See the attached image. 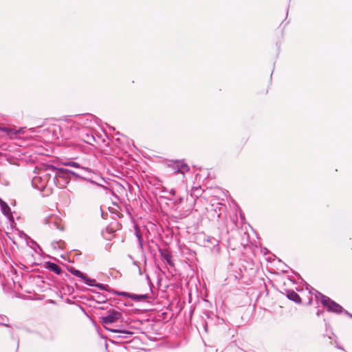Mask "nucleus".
Instances as JSON below:
<instances>
[{"instance_id": "obj_1", "label": "nucleus", "mask_w": 352, "mask_h": 352, "mask_svg": "<svg viewBox=\"0 0 352 352\" xmlns=\"http://www.w3.org/2000/svg\"><path fill=\"white\" fill-rule=\"evenodd\" d=\"M49 170L54 172V175L52 178V182L58 188H63L69 183L68 174L76 175L73 171L67 169H56L54 166H51Z\"/></svg>"}, {"instance_id": "obj_2", "label": "nucleus", "mask_w": 352, "mask_h": 352, "mask_svg": "<svg viewBox=\"0 0 352 352\" xmlns=\"http://www.w3.org/2000/svg\"><path fill=\"white\" fill-rule=\"evenodd\" d=\"M80 124L74 121H67L61 124L60 131H63L65 138L69 137H80L79 125Z\"/></svg>"}, {"instance_id": "obj_3", "label": "nucleus", "mask_w": 352, "mask_h": 352, "mask_svg": "<svg viewBox=\"0 0 352 352\" xmlns=\"http://www.w3.org/2000/svg\"><path fill=\"white\" fill-rule=\"evenodd\" d=\"M317 294L316 297L317 298H320L322 305L327 308L329 311L334 312L336 314H340L343 312V307L336 302L335 301L330 299L329 297L322 294L320 292H316Z\"/></svg>"}, {"instance_id": "obj_4", "label": "nucleus", "mask_w": 352, "mask_h": 352, "mask_svg": "<svg viewBox=\"0 0 352 352\" xmlns=\"http://www.w3.org/2000/svg\"><path fill=\"white\" fill-rule=\"evenodd\" d=\"M122 318V313L118 310H110L108 314L102 318V322L104 324L116 322Z\"/></svg>"}, {"instance_id": "obj_5", "label": "nucleus", "mask_w": 352, "mask_h": 352, "mask_svg": "<svg viewBox=\"0 0 352 352\" xmlns=\"http://www.w3.org/2000/svg\"><path fill=\"white\" fill-rule=\"evenodd\" d=\"M45 223L49 224L51 228L62 230V227L58 221L56 220V217L54 216L49 217L45 219Z\"/></svg>"}, {"instance_id": "obj_6", "label": "nucleus", "mask_w": 352, "mask_h": 352, "mask_svg": "<svg viewBox=\"0 0 352 352\" xmlns=\"http://www.w3.org/2000/svg\"><path fill=\"white\" fill-rule=\"evenodd\" d=\"M117 294L119 296H129V298H131V299L135 300H144L148 298L147 295L132 294H129L126 292H117Z\"/></svg>"}, {"instance_id": "obj_7", "label": "nucleus", "mask_w": 352, "mask_h": 352, "mask_svg": "<svg viewBox=\"0 0 352 352\" xmlns=\"http://www.w3.org/2000/svg\"><path fill=\"white\" fill-rule=\"evenodd\" d=\"M174 170L176 173L184 174L189 170V167L187 164L183 163H176L174 164Z\"/></svg>"}, {"instance_id": "obj_8", "label": "nucleus", "mask_w": 352, "mask_h": 352, "mask_svg": "<svg viewBox=\"0 0 352 352\" xmlns=\"http://www.w3.org/2000/svg\"><path fill=\"white\" fill-rule=\"evenodd\" d=\"M83 280L85 283L87 285L96 286L102 290L105 289V286L102 284H97L95 279L88 278L87 276H85V278L83 279Z\"/></svg>"}, {"instance_id": "obj_9", "label": "nucleus", "mask_w": 352, "mask_h": 352, "mask_svg": "<svg viewBox=\"0 0 352 352\" xmlns=\"http://www.w3.org/2000/svg\"><path fill=\"white\" fill-rule=\"evenodd\" d=\"M47 268L49 270L56 273V274H60L61 273L62 269L57 264L54 263H47Z\"/></svg>"}, {"instance_id": "obj_10", "label": "nucleus", "mask_w": 352, "mask_h": 352, "mask_svg": "<svg viewBox=\"0 0 352 352\" xmlns=\"http://www.w3.org/2000/svg\"><path fill=\"white\" fill-rule=\"evenodd\" d=\"M287 297L289 299H290L296 302L299 303L301 302V298H300V296L296 292H295L294 291L289 292L287 294Z\"/></svg>"}, {"instance_id": "obj_11", "label": "nucleus", "mask_w": 352, "mask_h": 352, "mask_svg": "<svg viewBox=\"0 0 352 352\" xmlns=\"http://www.w3.org/2000/svg\"><path fill=\"white\" fill-rule=\"evenodd\" d=\"M1 212L3 214H5L6 216L10 215V208L6 203H5V202L1 203Z\"/></svg>"}, {"instance_id": "obj_12", "label": "nucleus", "mask_w": 352, "mask_h": 352, "mask_svg": "<svg viewBox=\"0 0 352 352\" xmlns=\"http://www.w3.org/2000/svg\"><path fill=\"white\" fill-rule=\"evenodd\" d=\"M164 260L170 265H173V263L171 261V256L169 253H164L163 254Z\"/></svg>"}, {"instance_id": "obj_13", "label": "nucleus", "mask_w": 352, "mask_h": 352, "mask_svg": "<svg viewBox=\"0 0 352 352\" xmlns=\"http://www.w3.org/2000/svg\"><path fill=\"white\" fill-rule=\"evenodd\" d=\"M3 131H6L8 133V135H11L12 133L14 134H16L17 133H21L23 129H20L19 130H18L17 131H14L12 129H8V128H4L3 129Z\"/></svg>"}, {"instance_id": "obj_14", "label": "nucleus", "mask_w": 352, "mask_h": 352, "mask_svg": "<svg viewBox=\"0 0 352 352\" xmlns=\"http://www.w3.org/2000/svg\"><path fill=\"white\" fill-rule=\"evenodd\" d=\"M73 274L82 280L85 278V275L79 270H75L73 271Z\"/></svg>"}, {"instance_id": "obj_15", "label": "nucleus", "mask_w": 352, "mask_h": 352, "mask_svg": "<svg viewBox=\"0 0 352 352\" xmlns=\"http://www.w3.org/2000/svg\"><path fill=\"white\" fill-rule=\"evenodd\" d=\"M65 164L67 166H72V167H75V168H80V166L75 162H69L67 163H65Z\"/></svg>"}, {"instance_id": "obj_16", "label": "nucleus", "mask_w": 352, "mask_h": 352, "mask_svg": "<svg viewBox=\"0 0 352 352\" xmlns=\"http://www.w3.org/2000/svg\"><path fill=\"white\" fill-rule=\"evenodd\" d=\"M8 319L5 316H0V324H3V325H7L6 324V322H7Z\"/></svg>"}, {"instance_id": "obj_17", "label": "nucleus", "mask_w": 352, "mask_h": 352, "mask_svg": "<svg viewBox=\"0 0 352 352\" xmlns=\"http://www.w3.org/2000/svg\"><path fill=\"white\" fill-rule=\"evenodd\" d=\"M113 332H120V333H126V334H129V335H131V334H132V333H131V332L126 331H121V330H118V329L113 330Z\"/></svg>"}, {"instance_id": "obj_18", "label": "nucleus", "mask_w": 352, "mask_h": 352, "mask_svg": "<svg viewBox=\"0 0 352 352\" xmlns=\"http://www.w3.org/2000/svg\"><path fill=\"white\" fill-rule=\"evenodd\" d=\"M343 312H344L346 315H347L349 317H350V318H352V314H350V313H349L346 310H344V309Z\"/></svg>"}, {"instance_id": "obj_19", "label": "nucleus", "mask_w": 352, "mask_h": 352, "mask_svg": "<svg viewBox=\"0 0 352 352\" xmlns=\"http://www.w3.org/2000/svg\"><path fill=\"white\" fill-rule=\"evenodd\" d=\"M170 194H171L172 195H175V190L174 189H171L170 190Z\"/></svg>"}, {"instance_id": "obj_20", "label": "nucleus", "mask_w": 352, "mask_h": 352, "mask_svg": "<svg viewBox=\"0 0 352 352\" xmlns=\"http://www.w3.org/2000/svg\"><path fill=\"white\" fill-rule=\"evenodd\" d=\"M137 236L138 237L139 239V241H140V246L142 247V241H141V237L139 234H137Z\"/></svg>"}, {"instance_id": "obj_21", "label": "nucleus", "mask_w": 352, "mask_h": 352, "mask_svg": "<svg viewBox=\"0 0 352 352\" xmlns=\"http://www.w3.org/2000/svg\"><path fill=\"white\" fill-rule=\"evenodd\" d=\"M91 184H93V185L98 186V185L96 184V183H95V182H91Z\"/></svg>"}, {"instance_id": "obj_22", "label": "nucleus", "mask_w": 352, "mask_h": 352, "mask_svg": "<svg viewBox=\"0 0 352 352\" xmlns=\"http://www.w3.org/2000/svg\"><path fill=\"white\" fill-rule=\"evenodd\" d=\"M36 179V177H34V178L33 179V182H34Z\"/></svg>"}]
</instances>
